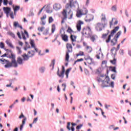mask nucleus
Segmentation results:
<instances>
[{"label":"nucleus","mask_w":131,"mask_h":131,"mask_svg":"<svg viewBox=\"0 0 131 131\" xmlns=\"http://www.w3.org/2000/svg\"><path fill=\"white\" fill-rule=\"evenodd\" d=\"M37 120H38V117L34 118L33 121V124L36 123V122H37Z\"/></svg>","instance_id":"obj_51"},{"label":"nucleus","mask_w":131,"mask_h":131,"mask_svg":"<svg viewBox=\"0 0 131 131\" xmlns=\"http://www.w3.org/2000/svg\"><path fill=\"white\" fill-rule=\"evenodd\" d=\"M88 9H78L77 11L76 16L78 18H80L82 16L84 15H86L88 13Z\"/></svg>","instance_id":"obj_7"},{"label":"nucleus","mask_w":131,"mask_h":131,"mask_svg":"<svg viewBox=\"0 0 131 131\" xmlns=\"http://www.w3.org/2000/svg\"><path fill=\"white\" fill-rule=\"evenodd\" d=\"M30 43L31 46V48L34 49L35 51L29 50L28 52V54H24L21 55V57L24 58V61H28V60H29V58H31V57H33V56L35 55V52H36V53L38 52V49L36 48L35 47V44H34V41L31 40L30 42Z\"/></svg>","instance_id":"obj_2"},{"label":"nucleus","mask_w":131,"mask_h":131,"mask_svg":"<svg viewBox=\"0 0 131 131\" xmlns=\"http://www.w3.org/2000/svg\"><path fill=\"white\" fill-rule=\"evenodd\" d=\"M23 61H26V60H24V58H23V59L20 57H18L17 58V64H18V65H23Z\"/></svg>","instance_id":"obj_18"},{"label":"nucleus","mask_w":131,"mask_h":131,"mask_svg":"<svg viewBox=\"0 0 131 131\" xmlns=\"http://www.w3.org/2000/svg\"><path fill=\"white\" fill-rule=\"evenodd\" d=\"M81 61H83V58H80V59H77L76 61L74 62V65H75L77 62H80Z\"/></svg>","instance_id":"obj_45"},{"label":"nucleus","mask_w":131,"mask_h":131,"mask_svg":"<svg viewBox=\"0 0 131 131\" xmlns=\"http://www.w3.org/2000/svg\"><path fill=\"white\" fill-rule=\"evenodd\" d=\"M38 31L42 32V31H43V30H45V27H38Z\"/></svg>","instance_id":"obj_41"},{"label":"nucleus","mask_w":131,"mask_h":131,"mask_svg":"<svg viewBox=\"0 0 131 131\" xmlns=\"http://www.w3.org/2000/svg\"><path fill=\"white\" fill-rule=\"evenodd\" d=\"M43 34H44V35L49 34V29H46L45 31L43 32Z\"/></svg>","instance_id":"obj_40"},{"label":"nucleus","mask_w":131,"mask_h":131,"mask_svg":"<svg viewBox=\"0 0 131 131\" xmlns=\"http://www.w3.org/2000/svg\"><path fill=\"white\" fill-rule=\"evenodd\" d=\"M115 51V52H116V48L115 47L113 48L111 50V52L112 54H113V52Z\"/></svg>","instance_id":"obj_56"},{"label":"nucleus","mask_w":131,"mask_h":131,"mask_svg":"<svg viewBox=\"0 0 131 131\" xmlns=\"http://www.w3.org/2000/svg\"><path fill=\"white\" fill-rule=\"evenodd\" d=\"M67 31V32H69L71 34H72V32H73V31L72 30V29H71V28H70V27H69Z\"/></svg>","instance_id":"obj_43"},{"label":"nucleus","mask_w":131,"mask_h":131,"mask_svg":"<svg viewBox=\"0 0 131 131\" xmlns=\"http://www.w3.org/2000/svg\"><path fill=\"white\" fill-rule=\"evenodd\" d=\"M21 34L23 39H24V40H26V37H25V34H24V33L22 32Z\"/></svg>","instance_id":"obj_60"},{"label":"nucleus","mask_w":131,"mask_h":131,"mask_svg":"<svg viewBox=\"0 0 131 131\" xmlns=\"http://www.w3.org/2000/svg\"><path fill=\"white\" fill-rule=\"evenodd\" d=\"M119 30V27H116L113 30L111 31L110 34L108 35L107 39L106 40V42L108 43V42H110L111 40V37L114 36V35Z\"/></svg>","instance_id":"obj_6"},{"label":"nucleus","mask_w":131,"mask_h":131,"mask_svg":"<svg viewBox=\"0 0 131 131\" xmlns=\"http://www.w3.org/2000/svg\"><path fill=\"white\" fill-rule=\"evenodd\" d=\"M91 39L92 41H95V40H96V38L95 37V36H92L91 37Z\"/></svg>","instance_id":"obj_59"},{"label":"nucleus","mask_w":131,"mask_h":131,"mask_svg":"<svg viewBox=\"0 0 131 131\" xmlns=\"http://www.w3.org/2000/svg\"><path fill=\"white\" fill-rule=\"evenodd\" d=\"M19 10H20V6H16L15 7L13 6L14 15H16V13H17V11H19Z\"/></svg>","instance_id":"obj_23"},{"label":"nucleus","mask_w":131,"mask_h":131,"mask_svg":"<svg viewBox=\"0 0 131 131\" xmlns=\"http://www.w3.org/2000/svg\"><path fill=\"white\" fill-rule=\"evenodd\" d=\"M17 35H18V37H19V38L20 39H22V37H21V34L19 32H17Z\"/></svg>","instance_id":"obj_62"},{"label":"nucleus","mask_w":131,"mask_h":131,"mask_svg":"<svg viewBox=\"0 0 131 131\" xmlns=\"http://www.w3.org/2000/svg\"><path fill=\"white\" fill-rule=\"evenodd\" d=\"M46 19H47V15H44L42 16V17H41V21H42V20H46Z\"/></svg>","instance_id":"obj_52"},{"label":"nucleus","mask_w":131,"mask_h":131,"mask_svg":"<svg viewBox=\"0 0 131 131\" xmlns=\"http://www.w3.org/2000/svg\"><path fill=\"white\" fill-rule=\"evenodd\" d=\"M85 60H86L88 64H93V58H91V56L85 57Z\"/></svg>","instance_id":"obj_15"},{"label":"nucleus","mask_w":131,"mask_h":131,"mask_svg":"<svg viewBox=\"0 0 131 131\" xmlns=\"http://www.w3.org/2000/svg\"><path fill=\"white\" fill-rule=\"evenodd\" d=\"M39 71L40 73H45V71H46V67H41L39 68Z\"/></svg>","instance_id":"obj_25"},{"label":"nucleus","mask_w":131,"mask_h":131,"mask_svg":"<svg viewBox=\"0 0 131 131\" xmlns=\"http://www.w3.org/2000/svg\"><path fill=\"white\" fill-rule=\"evenodd\" d=\"M62 119H63V121H62L61 120H59V123L60 124H65V120H66V118H65V116H63L62 117Z\"/></svg>","instance_id":"obj_28"},{"label":"nucleus","mask_w":131,"mask_h":131,"mask_svg":"<svg viewBox=\"0 0 131 131\" xmlns=\"http://www.w3.org/2000/svg\"><path fill=\"white\" fill-rule=\"evenodd\" d=\"M117 40H118V39L114 37V38L111 41V46H115V45L117 43Z\"/></svg>","instance_id":"obj_19"},{"label":"nucleus","mask_w":131,"mask_h":131,"mask_svg":"<svg viewBox=\"0 0 131 131\" xmlns=\"http://www.w3.org/2000/svg\"><path fill=\"white\" fill-rule=\"evenodd\" d=\"M69 53L70 52H66V61H69V58H70V56H69Z\"/></svg>","instance_id":"obj_36"},{"label":"nucleus","mask_w":131,"mask_h":131,"mask_svg":"<svg viewBox=\"0 0 131 131\" xmlns=\"http://www.w3.org/2000/svg\"><path fill=\"white\" fill-rule=\"evenodd\" d=\"M52 33H54L56 30V26L55 25H52Z\"/></svg>","instance_id":"obj_32"},{"label":"nucleus","mask_w":131,"mask_h":131,"mask_svg":"<svg viewBox=\"0 0 131 131\" xmlns=\"http://www.w3.org/2000/svg\"><path fill=\"white\" fill-rule=\"evenodd\" d=\"M104 107H105V109H107L108 110L109 107H111V105L105 104L104 105Z\"/></svg>","instance_id":"obj_55"},{"label":"nucleus","mask_w":131,"mask_h":131,"mask_svg":"<svg viewBox=\"0 0 131 131\" xmlns=\"http://www.w3.org/2000/svg\"><path fill=\"white\" fill-rule=\"evenodd\" d=\"M70 70H71V69H68L66 71V75L67 76V78H68V75L69 74V72H70Z\"/></svg>","instance_id":"obj_35"},{"label":"nucleus","mask_w":131,"mask_h":131,"mask_svg":"<svg viewBox=\"0 0 131 131\" xmlns=\"http://www.w3.org/2000/svg\"><path fill=\"white\" fill-rule=\"evenodd\" d=\"M9 35H10V36H12L13 38H15V34L12 33L11 32H8Z\"/></svg>","instance_id":"obj_42"},{"label":"nucleus","mask_w":131,"mask_h":131,"mask_svg":"<svg viewBox=\"0 0 131 131\" xmlns=\"http://www.w3.org/2000/svg\"><path fill=\"white\" fill-rule=\"evenodd\" d=\"M86 51L88 52V53H92V51H93V49H92V47L90 46H86Z\"/></svg>","instance_id":"obj_29"},{"label":"nucleus","mask_w":131,"mask_h":131,"mask_svg":"<svg viewBox=\"0 0 131 131\" xmlns=\"http://www.w3.org/2000/svg\"><path fill=\"white\" fill-rule=\"evenodd\" d=\"M54 22V18H53V17L50 16L49 18V23H53Z\"/></svg>","instance_id":"obj_39"},{"label":"nucleus","mask_w":131,"mask_h":131,"mask_svg":"<svg viewBox=\"0 0 131 131\" xmlns=\"http://www.w3.org/2000/svg\"><path fill=\"white\" fill-rule=\"evenodd\" d=\"M67 13L68 12H66V16H65V15L63 14V12H62V15L63 16H64V18H63L62 20L61 21V23L62 24H63V23H64V22H65L64 20H66V19H67Z\"/></svg>","instance_id":"obj_37"},{"label":"nucleus","mask_w":131,"mask_h":131,"mask_svg":"<svg viewBox=\"0 0 131 131\" xmlns=\"http://www.w3.org/2000/svg\"><path fill=\"white\" fill-rule=\"evenodd\" d=\"M6 43L9 47L10 48H11V49H15V47H14V46L12 43V41H11V39H7L6 41Z\"/></svg>","instance_id":"obj_13"},{"label":"nucleus","mask_w":131,"mask_h":131,"mask_svg":"<svg viewBox=\"0 0 131 131\" xmlns=\"http://www.w3.org/2000/svg\"><path fill=\"white\" fill-rule=\"evenodd\" d=\"M78 3L77 1H75V2H72V3H68L66 6V9L63 10V14L65 16V17H67L66 13H68V14H70L71 12V8L72 7L75 8V7H78Z\"/></svg>","instance_id":"obj_4"},{"label":"nucleus","mask_w":131,"mask_h":131,"mask_svg":"<svg viewBox=\"0 0 131 131\" xmlns=\"http://www.w3.org/2000/svg\"><path fill=\"white\" fill-rule=\"evenodd\" d=\"M12 84H13L12 83H10V84H7V85H6V86H7V88H10V87H11V89H13V88H14V86H12Z\"/></svg>","instance_id":"obj_50"},{"label":"nucleus","mask_w":131,"mask_h":131,"mask_svg":"<svg viewBox=\"0 0 131 131\" xmlns=\"http://www.w3.org/2000/svg\"><path fill=\"white\" fill-rule=\"evenodd\" d=\"M91 29L90 27H87L86 29H83L82 33L85 35L86 37H90L91 36Z\"/></svg>","instance_id":"obj_8"},{"label":"nucleus","mask_w":131,"mask_h":131,"mask_svg":"<svg viewBox=\"0 0 131 131\" xmlns=\"http://www.w3.org/2000/svg\"><path fill=\"white\" fill-rule=\"evenodd\" d=\"M101 72H102V68H99L97 70H96V74H101Z\"/></svg>","instance_id":"obj_30"},{"label":"nucleus","mask_w":131,"mask_h":131,"mask_svg":"<svg viewBox=\"0 0 131 131\" xmlns=\"http://www.w3.org/2000/svg\"><path fill=\"white\" fill-rule=\"evenodd\" d=\"M101 67L102 68H106L107 67V61L103 60L101 64Z\"/></svg>","instance_id":"obj_26"},{"label":"nucleus","mask_w":131,"mask_h":131,"mask_svg":"<svg viewBox=\"0 0 131 131\" xmlns=\"http://www.w3.org/2000/svg\"><path fill=\"white\" fill-rule=\"evenodd\" d=\"M70 124H71V123H70V122H69L68 123V125L67 126V128H68V129H69V130H71V128H70Z\"/></svg>","instance_id":"obj_44"},{"label":"nucleus","mask_w":131,"mask_h":131,"mask_svg":"<svg viewBox=\"0 0 131 131\" xmlns=\"http://www.w3.org/2000/svg\"><path fill=\"white\" fill-rule=\"evenodd\" d=\"M60 33L61 34V36L62 40L67 42V41H68V36L65 35V29L63 28L61 29Z\"/></svg>","instance_id":"obj_9"},{"label":"nucleus","mask_w":131,"mask_h":131,"mask_svg":"<svg viewBox=\"0 0 131 131\" xmlns=\"http://www.w3.org/2000/svg\"><path fill=\"white\" fill-rule=\"evenodd\" d=\"M3 10L4 13L6 14L7 16L10 14V12H11V8L10 7H3Z\"/></svg>","instance_id":"obj_14"},{"label":"nucleus","mask_w":131,"mask_h":131,"mask_svg":"<svg viewBox=\"0 0 131 131\" xmlns=\"http://www.w3.org/2000/svg\"><path fill=\"white\" fill-rule=\"evenodd\" d=\"M62 86L63 87V91L64 92H65V90H66V84H65V83L62 84Z\"/></svg>","instance_id":"obj_57"},{"label":"nucleus","mask_w":131,"mask_h":131,"mask_svg":"<svg viewBox=\"0 0 131 131\" xmlns=\"http://www.w3.org/2000/svg\"><path fill=\"white\" fill-rule=\"evenodd\" d=\"M3 5H4V6H7L8 5V0H4Z\"/></svg>","instance_id":"obj_53"},{"label":"nucleus","mask_w":131,"mask_h":131,"mask_svg":"<svg viewBox=\"0 0 131 131\" xmlns=\"http://www.w3.org/2000/svg\"><path fill=\"white\" fill-rule=\"evenodd\" d=\"M91 17H92V15L90 14L86 16L85 21H86V22H90V21H92V18Z\"/></svg>","instance_id":"obj_21"},{"label":"nucleus","mask_w":131,"mask_h":131,"mask_svg":"<svg viewBox=\"0 0 131 131\" xmlns=\"http://www.w3.org/2000/svg\"><path fill=\"white\" fill-rule=\"evenodd\" d=\"M55 59H53L52 62H51V63L50 64V67H52V69H54V66L55 65Z\"/></svg>","instance_id":"obj_31"},{"label":"nucleus","mask_w":131,"mask_h":131,"mask_svg":"<svg viewBox=\"0 0 131 131\" xmlns=\"http://www.w3.org/2000/svg\"><path fill=\"white\" fill-rule=\"evenodd\" d=\"M62 86L63 87V91L64 92H65V90H66V84H65V83L62 84Z\"/></svg>","instance_id":"obj_58"},{"label":"nucleus","mask_w":131,"mask_h":131,"mask_svg":"<svg viewBox=\"0 0 131 131\" xmlns=\"http://www.w3.org/2000/svg\"><path fill=\"white\" fill-rule=\"evenodd\" d=\"M13 26H14V27H18L19 28H20L21 29H22V26H20V25H19V23H18V21H14L13 23Z\"/></svg>","instance_id":"obj_22"},{"label":"nucleus","mask_w":131,"mask_h":131,"mask_svg":"<svg viewBox=\"0 0 131 131\" xmlns=\"http://www.w3.org/2000/svg\"><path fill=\"white\" fill-rule=\"evenodd\" d=\"M19 119H21L22 118H24V119H25V118H26V117H25V116L23 115V113H21V115L19 116Z\"/></svg>","instance_id":"obj_47"},{"label":"nucleus","mask_w":131,"mask_h":131,"mask_svg":"<svg viewBox=\"0 0 131 131\" xmlns=\"http://www.w3.org/2000/svg\"><path fill=\"white\" fill-rule=\"evenodd\" d=\"M0 48L1 49H4L5 48V44H4V42H0Z\"/></svg>","instance_id":"obj_46"},{"label":"nucleus","mask_w":131,"mask_h":131,"mask_svg":"<svg viewBox=\"0 0 131 131\" xmlns=\"http://www.w3.org/2000/svg\"><path fill=\"white\" fill-rule=\"evenodd\" d=\"M26 118H25V119H24L22 121V124L20 125V130L22 131L23 129V127L24 126V124H25L26 122Z\"/></svg>","instance_id":"obj_20"},{"label":"nucleus","mask_w":131,"mask_h":131,"mask_svg":"<svg viewBox=\"0 0 131 131\" xmlns=\"http://www.w3.org/2000/svg\"><path fill=\"white\" fill-rule=\"evenodd\" d=\"M103 53H102V51H101V48L99 49V51L97 52V54L95 55V57L97 59L99 60L101 58H103Z\"/></svg>","instance_id":"obj_12"},{"label":"nucleus","mask_w":131,"mask_h":131,"mask_svg":"<svg viewBox=\"0 0 131 131\" xmlns=\"http://www.w3.org/2000/svg\"><path fill=\"white\" fill-rule=\"evenodd\" d=\"M67 49L68 53H72V45H71V44L67 43Z\"/></svg>","instance_id":"obj_16"},{"label":"nucleus","mask_w":131,"mask_h":131,"mask_svg":"<svg viewBox=\"0 0 131 131\" xmlns=\"http://www.w3.org/2000/svg\"><path fill=\"white\" fill-rule=\"evenodd\" d=\"M16 50L18 52V54H21L22 53V51L21 50V48L19 47H16Z\"/></svg>","instance_id":"obj_38"},{"label":"nucleus","mask_w":131,"mask_h":131,"mask_svg":"<svg viewBox=\"0 0 131 131\" xmlns=\"http://www.w3.org/2000/svg\"><path fill=\"white\" fill-rule=\"evenodd\" d=\"M101 23H98L95 25V29L97 31H102L105 26L107 25V18L104 14H101Z\"/></svg>","instance_id":"obj_3"},{"label":"nucleus","mask_w":131,"mask_h":131,"mask_svg":"<svg viewBox=\"0 0 131 131\" xmlns=\"http://www.w3.org/2000/svg\"><path fill=\"white\" fill-rule=\"evenodd\" d=\"M112 71H113V72H115V73H116V67H114L112 69Z\"/></svg>","instance_id":"obj_63"},{"label":"nucleus","mask_w":131,"mask_h":131,"mask_svg":"<svg viewBox=\"0 0 131 131\" xmlns=\"http://www.w3.org/2000/svg\"><path fill=\"white\" fill-rule=\"evenodd\" d=\"M53 8L55 11H59V10H60V9H61L62 6H61V4L59 3H55L53 6Z\"/></svg>","instance_id":"obj_11"},{"label":"nucleus","mask_w":131,"mask_h":131,"mask_svg":"<svg viewBox=\"0 0 131 131\" xmlns=\"http://www.w3.org/2000/svg\"><path fill=\"white\" fill-rule=\"evenodd\" d=\"M111 63L114 65H115V64H116V59L115 58L114 60H111Z\"/></svg>","instance_id":"obj_48"},{"label":"nucleus","mask_w":131,"mask_h":131,"mask_svg":"<svg viewBox=\"0 0 131 131\" xmlns=\"http://www.w3.org/2000/svg\"><path fill=\"white\" fill-rule=\"evenodd\" d=\"M97 80L100 83L101 88H112L114 89V82H110V78L108 76H101L97 78Z\"/></svg>","instance_id":"obj_1"},{"label":"nucleus","mask_w":131,"mask_h":131,"mask_svg":"<svg viewBox=\"0 0 131 131\" xmlns=\"http://www.w3.org/2000/svg\"><path fill=\"white\" fill-rule=\"evenodd\" d=\"M115 74H112L111 75V78L112 79H113L114 80V79H115Z\"/></svg>","instance_id":"obj_64"},{"label":"nucleus","mask_w":131,"mask_h":131,"mask_svg":"<svg viewBox=\"0 0 131 131\" xmlns=\"http://www.w3.org/2000/svg\"><path fill=\"white\" fill-rule=\"evenodd\" d=\"M83 125V124H81L77 126L76 129H80V128H81V127H82Z\"/></svg>","instance_id":"obj_49"},{"label":"nucleus","mask_w":131,"mask_h":131,"mask_svg":"<svg viewBox=\"0 0 131 131\" xmlns=\"http://www.w3.org/2000/svg\"><path fill=\"white\" fill-rule=\"evenodd\" d=\"M76 36H74L72 34L71 35V39L72 41H76Z\"/></svg>","instance_id":"obj_27"},{"label":"nucleus","mask_w":131,"mask_h":131,"mask_svg":"<svg viewBox=\"0 0 131 131\" xmlns=\"http://www.w3.org/2000/svg\"><path fill=\"white\" fill-rule=\"evenodd\" d=\"M117 10V7L116 5H114L112 7V11H113V12H116Z\"/></svg>","instance_id":"obj_34"},{"label":"nucleus","mask_w":131,"mask_h":131,"mask_svg":"<svg viewBox=\"0 0 131 131\" xmlns=\"http://www.w3.org/2000/svg\"><path fill=\"white\" fill-rule=\"evenodd\" d=\"M84 53L82 51H80L79 53L76 54V57H78L79 56H84Z\"/></svg>","instance_id":"obj_33"},{"label":"nucleus","mask_w":131,"mask_h":131,"mask_svg":"<svg viewBox=\"0 0 131 131\" xmlns=\"http://www.w3.org/2000/svg\"><path fill=\"white\" fill-rule=\"evenodd\" d=\"M64 73L63 72H61L60 73V69H58V71L57 72V75H58V76H59V77H60L61 78H64Z\"/></svg>","instance_id":"obj_17"},{"label":"nucleus","mask_w":131,"mask_h":131,"mask_svg":"<svg viewBox=\"0 0 131 131\" xmlns=\"http://www.w3.org/2000/svg\"><path fill=\"white\" fill-rule=\"evenodd\" d=\"M46 12L48 13H53V10L48 9L46 10Z\"/></svg>","instance_id":"obj_54"},{"label":"nucleus","mask_w":131,"mask_h":131,"mask_svg":"<svg viewBox=\"0 0 131 131\" xmlns=\"http://www.w3.org/2000/svg\"><path fill=\"white\" fill-rule=\"evenodd\" d=\"M84 23L83 21L81 20H78L76 24V29L77 30V31H80L81 30V26L83 25Z\"/></svg>","instance_id":"obj_10"},{"label":"nucleus","mask_w":131,"mask_h":131,"mask_svg":"<svg viewBox=\"0 0 131 131\" xmlns=\"http://www.w3.org/2000/svg\"><path fill=\"white\" fill-rule=\"evenodd\" d=\"M113 25V18L112 19V21L110 22V27L111 28L112 25Z\"/></svg>","instance_id":"obj_61"},{"label":"nucleus","mask_w":131,"mask_h":131,"mask_svg":"<svg viewBox=\"0 0 131 131\" xmlns=\"http://www.w3.org/2000/svg\"><path fill=\"white\" fill-rule=\"evenodd\" d=\"M122 32L121 31H119L115 35L114 37L116 38L117 39H118L119 38V36L121 35Z\"/></svg>","instance_id":"obj_24"},{"label":"nucleus","mask_w":131,"mask_h":131,"mask_svg":"<svg viewBox=\"0 0 131 131\" xmlns=\"http://www.w3.org/2000/svg\"><path fill=\"white\" fill-rule=\"evenodd\" d=\"M5 68H10L11 67H14V68H17L18 67V62L16 59H12L11 62H7L6 64L5 65Z\"/></svg>","instance_id":"obj_5"}]
</instances>
